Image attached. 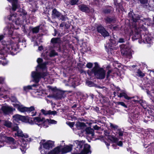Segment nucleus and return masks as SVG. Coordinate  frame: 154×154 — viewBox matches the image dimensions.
Masks as SVG:
<instances>
[{
    "label": "nucleus",
    "instance_id": "nucleus-1",
    "mask_svg": "<svg viewBox=\"0 0 154 154\" xmlns=\"http://www.w3.org/2000/svg\"><path fill=\"white\" fill-rule=\"evenodd\" d=\"M92 72L94 73L95 76L98 79H103L105 78V70L103 69L100 68L96 63H95V66L92 70Z\"/></svg>",
    "mask_w": 154,
    "mask_h": 154
},
{
    "label": "nucleus",
    "instance_id": "nucleus-2",
    "mask_svg": "<svg viewBox=\"0 0 154 154\" xmlns=\"http://www.w3.org/2000/svg\"><path fill=\"white\" fill-rule=\"evenodd\" d=\"M47 75L46 72H32L31 74L32 77L33 78V82L35 83H38L41 78H44Z\"/></svg>",
    "mask_w": 154,
    "mask_h": 154
},
{
    "label": "nucleus",
    "instance_id": "nucleus-3",
    "mask_svg": "<svg viewBox=\"0 0 154 154\" xmlns=\"http://www.w3.org/2000/svg\"><path fill=\"white\" fill-rule=\"evenodd\" d=\"M120 48L122 56L129 58L131 57V51L127 45L122 44L120 45Z\"/></svg>",
    "mask_w": 154,
    "mask_h": 154
},
{
    "label": "nucleus",
    "instance_id": "nucleus-4",
    "mask_svg": "<svg viewBox=\"0 0 154 154\" xmlns=\"http://www.w3.org/2000/svg\"><path fill=\"white\" fill-rule=\"evenodd\" d=\"M52 17L53 18H58L59 20L62 21L66 20V17L61 14L56 9H54L52 11Z\"/></svg>",
    "mask_w": 154,
    "mask_h": 154
},
{
    "label": "nucleus",
    "instance_id": "nucleus-5",
    "mask_svg": "<svg viewBox=\"0 0 154 154\" xmlns=\"http://www.w3.org/2000/svg\"><path fill=\"white\" fill-rule=\"evenodd\" d=\"M45 141V140H42L40 143H42V144L43 145L44 148L46 149H49L54 146V142L49 140L44 143Z\"/></svg>",
    "mask_w": 154,
    "mask_h": 154
},
{
    "label": "nucleus",
    "instance_id": "nucleus-6",
    "mask_svg": "<svg viewBox=\"0 0 154 154\" xmlns=\"http://www.w3.org/2000/svg\"><path fill=\"white\" fill-rule=\"evenodd\" d=\"M15 44H8L4 47L5 50L8 53H14L16 50V49L14 47Z\"/></svg>",
    "mask_w": 154,
    "mask_h": 154
},
{
    "label": "nucleus",
    "instance_id": "nucleus-7",
    "mask_svg": "<svg viewBox=\"0 0 154 154\" xmlns=\"http://www.w3.org/2000/svg\"><path fill=\"white\" fill-rule=\"evenodd\" d=\"M97 32L104 37L109 35V33L105 30L104 27L100 25L97 27Z\"/></svg>",
    "mask_w": 154,
    "mask_h": 154
},
{
    "label": "nucleus",
    "instance_id": "nucleus-8",
    "mask_svg": "<svg viewBox=\"0 0 154 154\" xmlns=\"http://www.w3.org/2000/svg\"><path fill=\"white\" fill-rule=\"evenodd\" d=\"M1 109L5 115H8L13 111L12 108L7 105L2 106Z\"/></svg>",
    "mask_w": 154,
    "mask_h": 154
},
{
    "label": "nucleus",
    "instance_id": "nucleus-9",
    "mask_svg": "<svg viewBox=\"0 0 154 154\" xmlns=\"http://www.w3.org/2000/svg\"><path fill=\"white\" fill-rule=\"evenodd\" d=\"M128 16L130 18V19L135 22H136L140 19V17L138 15L134 14L131 11H130V12L128 13Z\"/></svg>",
    "mask_w": 154,
    "mask_h": 154
},
{
    "label": "nucleus",
    "instance_id": "nucleus-10",
    "mask_svg": "<svg viewBox=\"0 0 154 154\" xmlns=\"http://www.w3.org/2000/svg\"><path fill=\"white\" fill-rule=\"evenodd\" d=\"M60 38H52L51 41V42L52 44L54 47H56V45H59L60 42Z\"/></svg>",
    "mask_w": 154,
    "mask_h": 154
},
{
    "label": "nucleus",
    "instance_id": "nucleus-11",
    "mask_svg": "<svg viewBox=\"0 0 154 154\" xmlns=\"http://www.w3.org/2000/svg\"><path fill=\"white\" fill-rule=\"evenodd\" d=\"M41 112L42 113L45 115H54L57 114V112L55 111H51V110H46L44 109H42Z\"/></svg>",
    "mask_w": 154,
    "mask_h": 154
},
{
    "label": "nucleus",
    "instance_id": "nucleus-12",
    "mask_svg": "<svg viewBox=\"0 0 154 154\" xmlns=\"http://www.w3.org/2000/svg\"><path fill=\"white\" fill-rule=\"evenodd\" d=\"M79 9L82 11L88 12L90 11L89 7L86 5L81 4L78 6Z\"/></svg>",
    "mask_w": 154,
    "mask_h": 154
},
{
    "label": "nucleus",
    "instance_id": "nucleus-13",
    "mask_svg": "<svg viewBox=\"0 0 154 154\" xmlns=\"http://www.w3.org/2000/svg\"><path fill=\"white\" fill-rule=\"evenodd\" d=\"M90 147V145L87 144L84 145V148L79 153L82 154H87L89 151Z\"/></svg>",
    "mask_w": 154,
    "mask_h": 154
},
{
    "label": "nucleus",
    "instance_id": "nucleus-14",
    "mask_svg": "<svg viewBox=\"0 0 154 154\" xmlns=\"http://www.w3.org/2000/svg\"><path fill=\"white\" fill-rule=\"evenodd\" d=\"M33 121L36 124L39 126L45 121V120L44 118L41 119L40 118L37 117L34 118Z\"/></svg>",
    "mask_w": 154,
    "mask_h": 154
},
{
    "label": "nucleus",
    "instance_id": "nucleus-15",
    "mask_svg": "<svg viewBox=\"0 0 154 154\" xmlns=\"http://www.w3.org/2000/svg\"><path fill=\"white\" fill-rule=\"evenodd\" d=\"M14 119L15 121H17L19 120L23 121L25 120V117L18 114L14 115L13 116Z\"/></svg>",
    "mask_w": 154,
    "mask_h": 154
},
{
    "label": "nucleus",
    "instance_id": "nucleus-16",
    "mask_svg": "<svg viewBox=\"0 0 154 154\" xmlns=\"http://www.w3.org/2000/svg\"><path fill=\"white\" fill-rule=\"evenodd\" d=\"M72 149L71 147L68 146H66L62 148L61 151L62 153H66L70 152L71 150Z\"/></svg>",
    "mask_w": 154,
    "mask_h": 154
},
{
    "label": "nucleus",
    "instance_id": "nucleus-17",
    "mask_svg": "<svg viewBox=\"0 0 154 154\" xmlns=\"http://www.w3.org/2000/svg\"><path fill=\"white\" fill-rule=\"evenodd\" d=\"M8 1L12 3V10L14 11H15L18 7L17 0H8Z\"/></svg>",
    "mask_w": 154,
    "mask_h": 154
},
{
    "label": "nucleus",
    "instance_id": "nucleus-18",
    "mask_svg": "<svg viewBox=\"0 0 154 154\" xmlns=\"http://www.w3.org/2000/svg\"><path fill=\"white\" fill-rule=\"evenodd\" d=\"M60 147H56L48 154H60Z\"/></svg>",
    "mask_w": 154,
    "mask_h": 154
},
{
    "label": "nucleus",
    "instance_id": "nucleus-19",
    "mask_svg": "<svg viewBox=\"0 0 154 154\" xmlns=\"http://www.w3.org/2000/svg\"><path fill=\"white\" fill-rule=\"evenodd\" d=\"M76 126L78 129H80L84 128L86 125L84 122H78L76 124Z\"/></svg>",
    "mask_w": 154,
    "mask_h": 154
},
{
    "label": "nucleus",
    "instance_id": "nucleus-20",
    "mask_svg": "<svg viewBox=\"0 0 154 154\" xmlns=\"http://www.w3.org/2000/svg\"><path fill=\"white\" fill-rule=\"evenodd\" d=\"M17 107L18 110L21 112H25L27 111L26 107L24 106L23 105H17Z\"/></svg>",
    "mask_w": 154,
    "mask_h": 154
},
{
    "label": "nucleus",
    "instance_id": "nucleus-21",
    "mask_svg": "<svg viewBox=\"0 0 154 154\" xmlns=\"http://www.w3.org/2000/svg\"><path fill=\"white\" fill-rule=\"evenodd\" d=\"M15 135H17L18 136L20 137H22L27 138L28 137V135L27 134H24L22 131L20 130H18L17 133H15Z\"/></svg>",
    "mask_w": 154,
    "mask_h": 154
},
{
    "label": "nucleus",
    "instance_id": "nucleus-22",
    "mask_svg": "<svg viewBox=\"0 0 154 154\" xmlns=\"http://www.w3.org/2000/svg\"><path fill=\"white\" fill-rule=\"evenodd\" d=\"M124 97L126 99L129 100L131 98V97L128 96L127 94L125 92H123L120 93L119 95H118V97Z\"/></svg>",
    "mask_w": 154,
    "mask_h": 154
},
{
    "label": "nucleus",
    "instance_id": "nucleus-23",
    "mask_svg": "<svg viewBox=\"0 0 154 154\" xmlns=\"http://www.w3.org/2000/svg\"><path fill=\"white\" fill-rule=\"evenodd\" d=\"M108 138L112 142L116 143L118 140L117 138L115 137L113 135H109L108 137Z\"/></svg>",
    "mask_w": 154,
    "mask_h": 154
},
{
    "label": "nucleus",
    "instance_id": "nucleus-24",
    "mask_svg": "<svg viewBox=\"0 0 154 154\" xmlns=\"http://www.w3.org/2000/svg\"><path fill=\"white\" fill-rule=\"evenodd\" d=\"M48 64V62H45L42 63L38 64L37 66L39 67V68L42 69H45L46 68V66Z\"/></svg>",
    "mask_w": 154,
    "mask_h": 154
},
{
    "label": "nucleus",
    "instance_id": "nucleus-25",
    "mask_svg": "<svg viewBox=\"0 0 154 154\" xmlns=\"http://www.w3.org/2000/svg\"><path fill=\"white\" fill-rule=\"evenodd\" d=\"M86 131L88 134H90L92 136H93L94 135V130L90 128H86Z\"/></svg>",
    "mask_w": 154,
    "mask_h": 154
},
{
    "label": "nucleus",
    "instance_id": "nucleus-26",
    "mask_svg": "<svg viewBox=\"0 0 154 154\" xmlns=\"http://www.w3.org/2000/svg\"><path fill=\"white\" fill-rule=\"evenodd\" d=\"M144 21L145 22V24H146L148 26H151L152 25L151 20L149 18L144 19Z\"/></svg>",
    "mask_w": 154,
    "mask_h": 154
},
{
    "label": "nucleus",
    "instance_id": "nucleus-27",
    "mask_svg": "<svg viewBox=\"0 0 154 154\" xmlns=\"http://www.w3.org/2000/svg\"><path fill=\"white\" fill-rule=\"evenodd\" d=\"M77 148L79 150L81 149L82 148L83 145V143L82 142H78L76 143Z\"/></svg>",
    "mask_w": 154,
    "mask_h": 154
},
{
    "label": "nucleus",
    "instance_id": "nucleus-28",
    "mask_svg": "<svg viewBox=\"0 0 154 154\" xmlns=\"http://www.w3.org/2000/svg\"><path fill=\"white\" fill-rule=\"evenodd\" d=\"M87 85L90 87H96V85L93 82L89 81H86Z\"/></svg>",
    "mask_w": 154,
    "mask_h": 154
},
{
    "label": "nucleus",
    "instance_id": "nucleus-29",
    "mask_svg": "<svg viewBox=\"0 0 154 154\" xmlns=\"http://www.w3.org/2000/svg\"><path fill=\"white\" fill-rule=\"evenodd\" d=\"M40 26H37L33 28L32 29V32L33 33H37L39 32Z\"/></svg>",
    "mask_w": 154,
    "mask_h": 154
},
{
    "label": "nucleus",
    "instance_id": "nucleus-30",
    "mask_svg": "<svg viewBox=\"0 0 154 154\" xmlns=\"http://www.w3.org/2000/svg\"><path fill=\"white\" fill-rule=\"evenodd\" d=\"M105 20L107 22L109 23H114L115 21L114 19L108 17L106 18Z\"/></svg>",
    "mask_w": 154,
    "mask_h": 154
},
{
    "label": "nucleus",
    "instance_id": "nucleus-31",
    "mask_svg": "<svg viewBox=\"0 0 154 154\" xmlns=\"http://www.w3.org/2000/svg\"><path fill=\"white\" fill-rule=\"evenodd\" d=\"M110 126L111 129H113L114 130L117 129L118 126L116 125H114L112 123H110Z\"/></svg>",
    "mask_w": 154,
    "mask_h": 154
},
{
    "label": "nucleus",
    "instance_id": "nucleus-32",
    "mask_svg": "<svg viewBox=\"0 0 154 154\" xmlns=\"http://www.w3.org/2000/svg\"><path fill=\"white\" fill-rule=\"evenodd\" d=\"M4 125L8 128H10L11 126L12 123L10 121H5Z\"/></svg>",
    "mask_w": 154,
    "mask_h": 154
},
{
    "label": "nucleus",
    "instance_id": "nucleus-33",
    "mask_svg": "<svg viewBox=\"0 0 154 154\" xmlns=\"http://www.w3.org/2000/svg\"><path fill=\"white\" fill-rule=\"evenodd\" d=\"M57 54V53L55 52L54 51H51L50 53L49 56L50 57H52L56 55Z\"/></svg>",
    "mask_w": 154,
    "mask_h": 154
},
{
    "label": "nucleus",
    "instance_id": "nucleus-34",
    "mask_svg": "<svg viewBox=\"0 0 154 154\" xmlns=\"http://www.w3.org/2000/svg\"><path fill=\"white\" fill-rule=\"evenodd\" d=\"M139 1L141 4L145 5L146 6H147L148 0H139Z\"/></svg>",
    "mask_w": 154,
    "mask_h": 154
},
{
    "label": "nucleus",
    "instance_id": "nucleus-35",
    "mask_svg": "<svg viewBox=\"0 0 154 154\" xmlns=\"http://www.w3.org/2000/svg\"><path fill=\"white\" fill-rule=\"evenodd\" d=\"M27 111L28 112H30L35 110V108L33 106H31L30 107H26Z\"/></svg>",
    "mask_w": 154,
    "mask_h": 154
},
{
    "label": "nucleus",
    "instance_id": "nucleus-36",
    "mask_svg": "<svg viewBox=\"0 0 154 154\" xmlns=\"http://www.w3.org/2000/svg\"><path fill=\"white\" fill-rule=\"evenodd\" d=\"M137 73L138 75L141 77H143L145 75L140 70H138L137 72Z\"/></svg>",
    "mask_w": 154,
    "mask_h": 154
},
{
    "label": "nucleus",
    "instance_id": "nucleus-37",
    "mask_svg": "<svg viewBox=\"0 0 154 154\" xmlns=\"http://www.w3.org/2000/svg\"><path fill=\"white\" fill-rule=\"evenodd\" d=\"M6 139L8 140V141L12 142V143H14V139L11 137H6Z\"/></svg>",
    "mask_w": 154,
    "mask_h": 154
},
{
    "label": "nucleus",
    "instance_id": "nucleus-38",
    "mask_svg": "<svg viewBox=\"0 0 154 154\" xmlns=\"http://www.w3.org/2000/svg\"><path fill=\"white\" fill-rule=\"evenodd\" d=\"M117 104L119 105H121V106L125 107V108L127 107V106L125 104V103L123 102H117Z\"/></svg>",
    "mask_w": 154,
    "mask_h": 154
},
{
    "label": "nucleus",
    "instance_id": "nucleus-39",
    "mask_svg": "<svg viewBox=\"0 0 154 154\" xmlns=\"http://www.w3.org/2000/svg\"><path fill=\"white\" fill-rule=\"evenodd\" d=\"M140 37V35L138 34V33H137L135 34L134 37L132 38V39L133 40H135L136 39H138Z\"/></svg>",
    "mask_w": 154,
    "mask_h": 154
},
{
    "label": "nucleus",
    "instance_id": "nucleus-40",
    "mask_svg": "<svg viewBox=\"0 0 154 154\" xmlns=\"http://www.w3.org/2000/svg\"><path fill=\"white\" fill-rule=\"evenodd\" d=\"M117 131L119 135L120 136H122L123 134V132L121 131V129H118Z\"/></svg>",
    "mask_w": 154,
    "mask_h": 154
},
{
    "label": "nucleus",
    "instance_id": "nucleus-41",
    "mask_svg": "<svg viewBox=\"0 0 154 154\" xmlns=\"http://www.w3.org/2000/svg\"><path fill=\"white\" fill-rule=\"evenodd\" d=\"M32 86L31 85H28L27 86L23 87V89L25 91H26L28 90L32 89Z\"/></svg>",
    "mask_w": 154,
    "mask_h": 154
},
{
    "label": "nucleus",
    "instance_id": "nucleus-42",
    "mask_svg": "<svg viewBox=\"0 0 154 154\" xmlns=\"http://www.w3.org/2000/svg\"><path fill=\"white\" fill-rule=\"evenodd\" d=\"M56 97L58 98H61L62 97V93L60 92H58L57 93Z\"/></svg>",
    "mask_w": 154,
    "mask_h": 154
},
{
    "label": "nucleus",
    "instance_id": "nucleus-43",
    "mask_svg": "<svg viewBox=\"0 0 154 154\" xmlns=\"http://www.w3.org/2000/svg\"><path fill=\"white\" fill-rule=\"evenodd\" d=\"M78 0H72L71 1L70 4L72 5L76 4L78 2Z\"/></svg>",
    "mask_w": 154,
    "mask_h": 154
},
{
    "label": "nucleus",
    "instance_id": "nucleus-44",
    "mask_svg": "<svg viewBox=\"0 0 154 154\" xmlns=\"http://www.w3.org/2000/svg\"><path fill=\"white\" fill-rule=\"evenodd\" d=\"M93 64L92 63H88L86 65V67L88 68H91L92 67Z\"/></svg>",
    "mask_w": 154,
    "mask_h": 154
},
{
    "label": "nucleus",
    "instance_id": "nucleus-45",
    "mask_svg": "<svg viewBox=\"0 0 154 154\" xmlns=\"http://www.w3.org/2000/svg\"><path fill=\"white\" fill-rule=\"evenodd\" d=\"M19 129L18 127L16 125L14 126L13 128H12V129L13 131H18Z\"/></svg>",
    "mask_w": 154,
    "mask_h": 154
},
{
    "label": "nucleus",
    "instance_id": "nucleus-46",
    "mask_svg": "<svg viewBox=\"0 0 154 154\" xmlns=\"http://www.w3.org/2000/svg\"><path fill=\"white\" fill-rule=\"evenodd\" d=\"M104 134H105V135L107 137H108L109 136V133L108 131L107 130H105L104 131Z\"/></svg>",
    "mask_w": 154,
    "mask_h": 154
},
{
    "label": "nucleus",
    "instance_id": "nucleus-47",
    "mask_svg": "<svg viewBox=\"0 0 154 154\" xmlns=\"http://www.w3.org/2000/svg\"><path fill=\"white\" fill-rule=\"evenodd\" d=\"M5 136H4L3 134H0V140H4V138H6Z\"/></svg>",
    "mask_w": 154,
    "mask_h": 154
},
{
    "label": "nucleus",
    "instance_id": "nucleus-48",
    "mask_svg": "<svg viewBox=\"0 0 154 154\" xmlns=\"http://www.w3.org/2000/svg\"><path fill=\"white\" fill-rule=\"evenodd\" d=\"M67 124L71 127H73V126L74 123V122H68L67 123Z\"/></svg>",
    "mask_w": 154,
    "mask_h": 154
},
{
    "label": "nucleus",
    "instance_id": "nucleus-49",
    "mask_svg": "<svg viewBox=\"0 0 154 154\" xmlns=\"http://www.w3.org/2000/svg\"><path fill=\"white\" fill-rule=\"evenodd\" d=\"M49 122L51 123L52 124H56L57 123V121H55V120H50L49 121Z\"/></svg>",
    "mask_w": 154,
    "mask_h": 154
},
{
    "label": "nucleus",
    "instance_id": "nucleus-50",
    "mask_svg": "<svg viewBox=\"0 0 154 154\" xmlns=\"http://www.w3.org/2000/svg\"><path fill=\"white\" fill-rule=\"evenodd\" d=\"M7 63H8V62H6V61L4 62V60H3V61H2V60L0 61V64H2L4 66L6 64H7Z\"/></svg>",
    "mask_w": 154,
    "mask_h": 154
},
{
    "label": "nucleus",
    "instance_id": "nucleus-51",
    "mask_svg": "<svg viewBox=\"0 0 154 154\" xmlns=\"http://www.w3.org/2000/svg\"><path fill=\"white\" fill-rule=\"evenodd\" d=\"M42 60H43L42 58H38L37 60V61L38 64H41L40 63L42 62Z\"/></svg>",
    "mask_w": 154,
    "mask_h": 154
},
{
    "label": "nucleus",
    "instance_id": "nucleus-52",
    "mask_svg": "<svg viewBox=\"0 0 154 154\" xmlns=\"http://www.w3.org/2000/svg\"><path fill=\"white\" fill-rule=\"evenodd\" d=\"M125 42L124 39L123 38H120L118 41V42L119 43H123Z\"/></svg>",
    "mask_w": 154,
    "mask_h": 154
},
{
    "label": "nucleus",
    "instance_id": "nucleus-53",
    "mask_svg": "<svg viewBox=\"0 0 154 154\" xmlns=\"http://www.w3.org/2000/svg\"><path fill=\"white\" fill-rule=\"evenodd\" d=\"M117 145L120 146H122V141H120L119 142L118 141L116 143Z\"/></svg>",
    "mask_w": 154,
    "mask_h": 154
},
{
    "label": "nucleus",
    "instance_id": "nucleus-54",
    "mask_svg": "<svg viewBox=\"0 0 154 154\" xmlns=\"http://www.w3.org/2000/svg\"><path fill=\"white\" fill-rule=\"evenodd\" d=\"M112 72V70H109L107 72V77L108 78L110 74Z\"/></svg>",
    "mask_w": 154,
    "mask_h": 154
},
{
    "label": "nucleus",
    "instance_id": "nucleus-55",
    "mask_svg": "<svg viewBox=\"0 0 154 154\" xmlns=\"http://www.w3.org/2000/svg\"><path fill=\"white\" fill-rule=\"evenodd\" d=\"M110 41L112 44H115L116 42V41L114 39H111Z\"/></svg>",
    "mask_w": 154,
    "mask_h": 154
},
{
    "label": "nucleus",
    "instance_id": "nucleus-56",
    "mask_svg": "<svg viewBox=\"0 0 154 154\" xmlns=\"http://www.w3.org/2000/svg\"><path fill=\"white\" fill-rule=\"evenodd\" d=\"M112 28L114 30H117L119 29V28L117 26H113Z\"/></svg>",
    "mask_w": 154,
    "mask_h": 154
},
{
    "label": "nucleus",
    "instance_id": "nucleus-57",
    "mask_svg": "<svg viewBox=\"0 0 154 154\" xmlns=\"http://www.w3.org/2000/svg\"><path fill=\"white\" fill-rule=\"evenodd\" d=\"M4 78L2 77H0V84L3 83L4 82Z\"/></svg>",
    "mask_w": 154,
    "mask_h": 154
},
{
    "label": "nucleus",
    "instance_id": "nucleus-58",
    "mask_svg": "<svg viewBox=\"0 0 154 154\" xmlns=\"http://www.w3.org/2000/svg\"><path fill=\"white\" fill-rule=\"evenodd\" d=\"M41 152L42 154H46V152L45 151L44 149H42L41 151Z\"/></svg>",
    "mask_w": 154,
    "mask_h": 154
},
{
    "label": "nucleus",
    "instance_id": "nucleus-59",
    "mask_svg": "<svg viewBox=\"0 0 154 154\" xmlns=\"http://www.w3.org/2000/svg\"><path fill=\"white\" fill-rule=\"evenodd\" d=\"M94 128V129L96 130H98L100 128L98 127L97 125H95L93 127Z\"/></svg>",
    "mask_w": 154,
    "mask_h": 154
},
{
    "label": "nucleus",
    "instance_id": "nucleus-60",
    "mask_svg": "<svg viewBox=\"0 0 154 154\" xmlns=\"http://www.w3.org/2000/svg\"><path fill=\"white\" fill-rule=\"evenodd\" d=\"M65 24V23L64 22H62L60 25V27H63Z\"/></svg>",
    "mask_w": 154,
    "mask_h": 154
},
{
    "label": "nucleus",
    "instance_id": "nucleus-61",
    "mask_svg": "<svg viewBox=\"0 0 154 154\" xmlns=\"http://www.w3.org/2000/svg\"><path fill=\"white\" fill-rule=\"evenodd\" d=\"M54 33L53 35L54 36H55L57 34V30L55 29H54Z\"/></svg>",
    "mask_w": 154,
    "mask_h": 154
},
{
    "label": "nucleus",
    "instance_id": "nucleus-62",
    "mask_svg": "<svg viewBox=\"0 0 154 154\" xmlns=\"http://www.w3.org/2000/svg\"><path fill=\"white\" fill-rule=\"evenodd\" d=\"M95 87H97L98 88H102V89H103V88H105V87H104L103 86H97V85Z\"/></svg>",
    "mask_w": 154,
    "mask_h": 154
},
{
    "label": "nucleus",
    "instance_id": "nucleus-63",
    "mask_svg": "<svg viewBox=\"0 0 154 154\" xmlns=\"http://www.w3.org/2000/svg\"><path fill=\"white\" fill-rule=\"evenodd\" d=\"M110 12V10H106L105 11V12L106 13H108Z\"/></svg>",
    "mask_w": 154,
    "mask_h": 154
},
{
    "label": "nucleus",
    "instance_id": "nucleus-64",
    "mask_svg": "<svg viewBox=\"0 0 154 154\" xmlns=\"http://www.w3.org/2000/svg\"><path fill=\"white\" fill-rule=\"evenodd\" d=\"M4 37V36L3 35H0V41L2 40Z\"/></svg>",
    "mask_w": 154,
    "mask_h": 154
}]
</instances>
